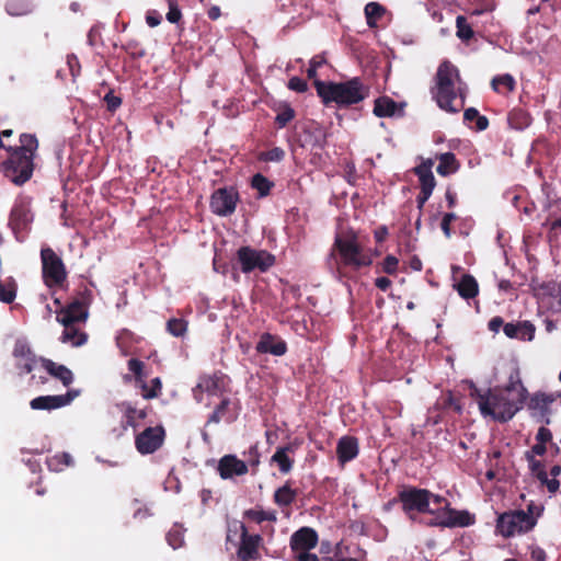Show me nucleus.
Returning <instances> with one entry per match:
<instances>
[{
	"instance_id": "1",
	"label": "nucleus",
	"mask_w": 561,
	"mask_h": 561,
	"mask_svg": "<svg viewBox=\"0 0 561 561\" xmlns=\"http://www.w3.org/2000/svg\"><path fill=\"white\" fill-rule=\"evenodd\" d=\"M470 396L477 400L483 416L499 422L511 420L522 408L527 398V389L522 383L519 371L514 369L505 387L488 389L482 392L472 381H468Z\"/></svg>"
},
{
	"instance_id": "2",
	"label": "nucleus",
	"mask_w": 561,
	"mask_h": 561,
	"mask_svg": "<svg viewBox=\"0 0 561 561\" xmlns=\"http://www.w3.org/2000/svg\"><path fill=\"white\" fill-rule=\"evenodd\" d=\"M433 98L439 108L448 113H458L465 106L467 85L461 80L459 70L449 61L439 65L435 76Z\"/></svg>"
},
{
	"instance_id": "3",
	"label": "nucleus",
	"mask_w": 561,
	"mask_h": 561,
	"mask_svg": "<svg viewBox=\"0 0 561 561\" xmlns=\"http://www.w3.org/2000/svg\"><path fill=\"white\" fill-rule=\"evenodd\" d=\"M20 147H9L10 157L3 161L2 171L4 176L15 185L27 182L34 171V156L38 148V141L34 135L22 134Z\"/></svg>"
},
{
	"instance_id": "4",
	"label": "nucleus",
	"mask_w": 561,
	"mask_h": 561,
	"mask_svg": "<svg viewBox=\"0 0 561 561\" xmlns=\"http://www.w3.org/2000/svg\"><path fill=\"white\" fill-rule=\"evenodd\" d=\"M314 85L324 104L335 103L340 107L357 104L369 94V89L359 78H353L344 82L316 80Z\"/></svg>"
},
{
	"instance_id": "5",
	"label": "nucleus",
	"mask_w": 561,
	"mask_h": 561,
	"mask_svg": "<svg viewBox=\"0 0 561 561\" xmlns=\"http://www.w3.org/2000/svg\"><path fill=\"white\" fill-rule=\"evenodd\" d=\"M536 524V518L525 511L505 512L500 514L496 519V533L504 538H510L531 530Z\"/></svg>"
},
{
	"instance_id": "6",
	"label": "nucleus",
	"mask_w": 561,
	"mask_h": 561,
	"mask_svg": "<svg viewBox=\"0 0 561 561\" xmlns=\"http://www.w3.org/2000/svg\"><path fill=\"white\" fill-rule=\"evenodd\" d=\"M400 501L407 513H435L433 505H440L444 497L425 489L409 488L400 493Z\"/></svg>"
},
{
	"instance_id": "7",
	"label": "nucleus",
	"mask_w": 561,
	"mask_h": 561,
	"mask_svg": "<svg viewBox=\"0 0 561 561\" xmlns=\"http://www.w3.org/2000/svg\"><path fill=\"white\" fill-rule=\"evenodd\" d=\"M334 245L345 265L358 270L371 264L370 256L364 252L355 234L337 236Z\"/></svg>"
},
{
	"instance_id": "8",
	"label": "nucleus",
	"mask_w": 561,
	"mask_h": 561,
	"mask_svg": "<svg viewBox=\"0 0 561 561\" xmlns=\"http://www.w3.org/2000/svg\"><path fill=\"white\" fill-rule=\"evenodd\" d=\"M237 260L244 274L254 271L265 273L275 264V256L272 253L251 247H241L237 251Z\"/></svg>"
},
{
	"instance_id": "9",
	"label": "nucleus",
	"mask_w": 561,
	"mask_h": 561,
	"mask_svg": "<svg viewBox=\"0 0 561 561\" xmlns=\"http://www.w3.org/2000/svg\"><path fill=\"white\" fill-rule=\"evenodd\" d=\"M42 273L48 287L60 286L67 278L66 266L61 257L49 247L41 250Z\"/></svg>"
},
{
	"instance_id": "10",
	"label": "nucleus",
	"mask_w": 561,
	"mask_h": 561,
	"mask_svg": "<svg viewBox=\"0 0 561 561\" xmlns=\"http://www.w3.org/2000/svg\"><path fill=\"white\" fill-rule=\"evenodd\" d=\"M435 513H431L435 517L430 525L440 527H467L474 523V517L466 511H456L449 507V503L444 497L440 505H433Z\"/></svg>"
},
{
	"instance_id": "11",
	"label": "nucleus",
	"mask_w": 561,
	"mask_h": 561,
	"mask_svg": "<svg viewBox=\"0 0 561 561\" xmlns=\"http://www.w3.org/2000/svg\"><path fill=\"white\" fill-rule=\"evenodd\" d=\"M239 194L233 187L216 190L210 198V209L218 216H229L236 210Z\"/></svg>"
},
{
	"instance_id": "12",
	"label": "nucleus",
	"mask_w": 561,
	"mask_h": 561,
	"mask_svg": "<svg viewBox=\"0 0 561 561\" xmlns=\"http://www.w3.org/2000/svg\"><path fill=\"white\" fill-rule=\"evenodd\" d=\"M33 221L31 198L20 196L15 199L11 209L9 225L15 233L26 230Z\"/></svg>"
},
{
	"instance_id": "13",
	"label": "nucleus",
	"mask_w": 561,
	"mask_h": 561,
	"mask_svg": "<svg viewBox=\"0 0 561 561\" xmlns=\"http://www.w3.org/2000/svg\"><path fill=\"white\" fill-rule=\"evenodd\" d=\"M164 430L160 426L147 427L136 436L137 450L142 455L154 453L163 443Z\"/></svg>"
},
{
	"instance_id": "14",
	"label": "nucleus",
	"mask_w": 561,
	"mask_h": 561,
	"mask_svg": "<svg viewBox=\"0 0 561 561\" xmlns=\"http://www.w3.org/2000/svg\"><path fill=\"white\" fill-rule=\"evenodd\" d=\"M12 355L15 358L16 368L21 375L30 374L33 370L36 357L25 339H18L15 341Z\"/></svg>"
},
{
	"instance_id": "15",
	"label": "nucleus",
	"mask_w": 561,
	"mask_h": 561,
	"mask_svg": "<svg viewBox=\"0 0 561 561\" xmlns=\"http://www.w3.org/2000/svg\"><path fill=\"white\" fill-rule=\"evenodd\" d=\"M238 415V403L227 397H221L220 402L216 405L214 412L209 415L206 424H218L220 422L230 424L237 420Z\"/></svg>"
},
{
	"instance_id": "16",
	"label": "nucleus",
	"mask_w": 561,
	"mask_h": 561,
	"mask_svg": "<svg viewBox=\"0 0 561 561\" xmlns=\"http://www.w3.org/2000/svg\"><path fill=\"white\" fill-rule=\"evenodd\" d=\"M77 392H68L58 396H41L31 400L30 407L33 410H55L70 404Z\"/></svg>"
},
{
	"instance_id": "17",
	"label": "nucleus",
	"mask_w": 561,
	"mask_h": 561,
	"mask_svg": "<svg viewBox=\"0 0 561 561\" xmlns=\"http://www.w3.org/2000/svg\"><path fill=\"white\" fill-rule=\"evenodd\" d=\"M218 472L222 479H232L248 472V465L234 455H226L218 462Z\"/></svg>"
},
{
	"instance_id": "18",
	"label": "nucleus",
	"mask_w": 561,
	"mask_h": 561,
	"mask_svg": "<svg viewBox=\"0 0 561 561\" xmlns=\"http://www.w3.org/2000/svg\"><path fill=\"white\" fill-rule=\"evenodd\" d=\"M220 386L219 379L215 376H203L199 378L197 386L193 389L194 398L197 402H203L205 396L209 400L213 397L219 396ZM210 402L208 401L207 404Z\"/></svg>"
},
{
	"instance_id": "19",
	"label": "nucleus",
	"mask_w": 561,
	"mask_h": 561,
	"mask_svg": "<svg viewBox=\"0 0 561 561\" xmlns=\"http://www.w3.org/2000/svg\"><path fill=\"white\" fill-rule=\"evenodd\" d=\"M241 535V542L238 549V561H254L259 558L260 536H249L244 527Z\"/></svg>"
},
{
	"instance_id": "20",
	"label": "nucleus",
	"mask_w": 561,
	"mask_h": 561,
	"mask_svg": "<svg viewBox=\"0 0 561 561\" xmlns=\"http://www.w3.org/2000/svg\"><path fill=\"white\" fill-rule=\"evenodd\" d=\"M318 543L317 533L309 527H302L295 531L290 537V548L293 551L311 550Z\"/></svg>"
},
{
	"instance_id": "21",
	"label": "nucleus",
	"mask_w": 561,
	"mask_h": 561,
	"mask_svg": "<svg viewBox=\"0 0 561 561\" xmlns=\"http://www.w3.org/2000/svg\"><path fill=\"white\" fill-rule=\"evenodd\" d=\"M88 318V307L81 300H73L65 309H62L58 316L57 321L61 323V320L67 321L69 324L84 322Z\"/></svg>"
},
{
	"instance_id": "22",
	"label": "nucleus",
	"mask_w": 561,
	"mask_h": 561,
	"mask_svg": "<svg viewBox=\"0 0 561 561\" xmlns=\"http://www.w3.org/2000/svg\"><path fill=\"white\" fill-rule=\"evenodd\" d=\"M255 350L262 354H272L282 356L287 351L286 342L270 333H263L257 342Z\"/></svg>"
},
{
	"instance_id": "23",
	"label": "nucleus",
	"mask_w": 561,
	"mask_h": 561,
	"mask_svg": "<svg viewBox=\"0 0 561 561\" xmlns=\"http://www.w3.org/2000/svg\"><path fill=\"white\" fill-rule=\"evenodd\" d=\"M339 462L343 466L358 455V442L353 436H343L336 445Z\"/></svg>"
},
{
	"instance_id": "24",
	"label": "nucleus",
	"mask_w": 561,
	"mask_h": 561,
	"mask_svg": "<svg viewBox=\"0 0 561 561\" xmlns=\"http://www.w3.org/2000/svg\"><path fill=\"white\" fill-rule=\"evenodd\" d=\"M529 469L534 476L542 483L546 484L550 493H556L559 490L560 483L557 479H549L543 465L533 457V455H525Z\"/></svg>"
},
{
	"instance_id": "25",
	"label": "nucleus",
	"mask_w": 561,
	"mask_h": 561,
	"mask_svg": "<svg viewBox=\"0 0 561 561\" xmlns=\"http://www.w3.org/2000/svg\"><path fill=\"white\" fill-rule=\"evenodd\" d=\"M453 288L463 299L474 298L479 294L478 282L470 274H463L459 280L453 282Z\"/></svg>"
},
{
	"instance_id": "26",
	"label": "nucleus",
	"mask_w": 561,
	"mask_h": 561,
	"mask_svg": "<svg viewBox=\"0 0 561 561\" xmlns=\"http://www.w3.org/2000/svg\"><path fill=\"white\" fill-rule=\"evenodd\" d=\"M503 331L507 337L530 341L534 337L535 328L525 321L519 323H506Z\"/></svg>"
},
{
	"instance_id": "27",
	"label": "nucleus",
	"mask_w": 561,
	"mask_h": 561,
	"mask_svg": "<svg viewBox=\"0 0 561 561\" xmlns=\"http://www.w3.org/2000/svg\"><path fill=\"white\" fill-rule=\"evenodd\" d=\"M42 366L53 377L59 379L64 386H69L73 381V375L65 365H59L51 359L41 358Z\"/></svg>"
},
{
	"instance_id": "28",
	"label": "nucleus",
	"mask_w": 561,
	"mask_h": 561,
	"mask_svg": "<svg viewBox=\"0 0 561 561\" xmlns=\"http://www.w3.org/2000/svg\"><path fill=\"white\" fill-rule=\"evenodd\" d=\"M403 108L388 96L378 98L375 101L374 114L378 117H391L402 115Z\"/></svg>"
},
{
	"instance_id": "29",
	"label": "nucleus",
	"mask_w": 561,
	"mask_h": 561,
	"mask_svg": "<svg viewBox=\"0 0 561 561\" xmlns=\"http://www.w3.org/2000/svg\"><path fill=\"white\" fill-rule=\"evenodd\" d=\"M61 324L65 328L60 336V341L62 343H68L71 346L78 347L87 342L88 335L84 332L78 330L76 323L69 324L67 321L61 320Z\"/></svg>"
},
{
	"instance_id": "30",
	"label": "nucleus",
	"mask_w": 561,
	"mask_h": 561,
	"mask_svg": "<svg viewBox=\"0 0 561 561\" xmlns=\"http://www.w3.org/2000/svg\"><path fill=\"white\" fill-rule=\"evenodd\" d=\"M432 160H428L415 168V173L417 174L421 184V191L431 194L436 185L435 178L432 172Z\"/></svg>"
},
{
	"instance_id": "31",
	"label": "nucleus",
	"mask_w": 561,
	"mask_h": 561,
	"mask_svg": "<svg viewBox=\"0 0 561 561\" xmlns=\"http://www.w3.org/2000/svg\"><path fill=\"white\" fill-rule=\"evenodd\" d=\"M295 449L296 446L294 444H288L287 446L278 447L272 456V461L277 463L282 473H288L291 470L294 460L288 454L294 453Z\"/></svg>"
},
{
	"instance_id": "32",
	"label": "nucleus",
	"mask_w": 561,
	"mask_h": 561,
	"mask_svg": "<svg viewBox=\"0 0 561 561\" xmlns=\"http://www.w3.org/2000/svg\"><path fill=\"white\" fill-rule=\"evenodd\" d=\"M137 386L141 390V397L146 400L157 398L162 390V382L159 377L151 379L149 383L146 382L142 378H138Z\"/></svg>"
},
{
	"instance_id": "33",
	"label": "nucleus",
	"mask_w": 561,
	"mask_h": 561,
	"mask_svg": "<svg viewBox=\"0 0 561 561\" xmlns=\"http://www.w3.org/2000/svg\"><path fill=\"white\" fill-rule=\"evenodd\" d=\"M459 168L456 157L453 152H445L439 156V164L436 171L439 175L447 176L455 173Z\"/></svg>"
},
{
	"instance_id": "34",
	"label": "nucleus",
	"mask_w": 561,
	"mask_h": 561,
	"mask_svg": "<svg viewBox=\"0 0 561 561\" xmlns=\"http://www.w3.org/2000/svg\"><path fill=\"white\" fill-rule=\"evenodd\" d=\"M46 463L50 471L60 472L66 467L72 466L73 459L70 454L61 453L47 458Z\"/></svg>"
},
{
	"instance_id": "35",
	"label": "nucleus",
	"mask_w": 561,
	"mask_h": 561,
	"mask_svg": "<svg viewBox=\"0 0 561 561\" xmlns=\"http://www.w3.org/2000/svg\"><path fill=\"white\" fill-rule=\"evenodd\" d=\"M385 8L378 2H369L365 7V18L369 27H375L377 21L385 14Z\"/></svg>"
},
{
	"instance_id": "36",
	"label": "nucleus",
	"mask_w": 561,
	"mask_h": 561,
	"mask_svg": "<svg viewBox=\"0 0 561 561\" xmlns=\"http://www.w3.org/2000/svg\"><path fill=\"white\" fill-rule=\"evenodd\" d=\"M296 495V491L285 484L275 491L274 501L279 506H288L295 501Z\"/></svg>"
},
{
	"instance_id": "37",
	"label": "nucleus",
	"mask_w": 561,
	"mask_h": 561,
	"mask_svg": "<svg viewBox=\"0 0 561 561\" xmlns=\"http://www.w3.org/2000/svg\"><path fill=\"white\" fill-rule=\"evenodd\" d=\"M185 529L180 524H174L167 534V541L173 548L178 549L182 547L184 542Z\"/></svg>"
},
{
	"instance_id": "38",
	"label": "nucleus",
	"mask_w": 561,
	"mask_h": 561,
	"mask_svg": "<svg viewBox=\"0 0 561 561\" xmlns=\"http://www.w3.org/2000/svg\"><path fill=\"white\" fill-rule=\"evenodd\" d=\"M552 402L553 399L550 396L545 393H537L531 397L529 409L539 411L541 414H545Z\"/></svg>"
},
{
	"instance_id": "39",
	"label": "nucleus",
	"mask_w": 561,
	"mask_h": 561,
	"mask_svg": "<svg viewBox=\"0 0 561 561\" xmlns=\"http://www.w3.org/2000/svg\"><path fill=\"white\" fill-rule=\"evenodd\" d=\"M122 408L125 413L126 422L129 426L135 427L137 420H142L147 416V413L145 410H142V409L138 410V409L131 407V404H129V403H123Z\"/></svg>"
},
{
	"instance_id": "40",
	"label": "nucleus",
	"mask_w": 561,
	"mask_h": 561,
	"mask_svg": "<svg viewBox=\"0 0 561 561\" xmlns=\"http://www.w3.org/2000/svg\"><path fill=\"white\" fill-rule=\"evenodd\" d=\"M7 12L10 15L19 16L31 12V5L25 0H10L7 3Z\"/></svg>"
},
{
	"instance_id": "41",
	"label": "nucleus",
	"mask_w": 561,
	"mask_h": 561,
	"mask_svg": "<svg viewBox=\"0 0 561 561\" xmlns=\"http://www.w3.org/2000/svg\"><path fill=\"white\" fill-rule=\"evenodd\" d=\"M492 88L496 92H502L503 88L507 91H513L515 88V80L511 75L497 76L492 79Z\"/></svg>"
},
{
	"instance_id": "42",
	"label": "nucleus",
	"mask_w": 561,
	"mask_h": 561,
	"mask_svg": "<svg viewBox=\"0 0 561 561\" xmlns=\"http://www.w3.org/2000/svg\"><path fill=\"white\" fill-rule=\"evenodd\" d=\"M16 285L13 282L0 283V301L10 304L15 299Z\"/></svg>"
},
{
	"instance_id": "43",
	"label": "nucleus",
	"mask_w": 561,
	"mask_h": 561,
	"mask_svg": "<svg viewBox=\"0 0 561 561\" xmlns=\"http://www.w3.org/2000/svg\"><path fill=\"white\" fill-rule=\"evenodd\" d=\"M457 36L462 41H469L473 36L471 26L467 23V20L462 15H458L456 19Z\"/></svg>"
},
{
	"instance_id": "44",
	"label": "nucleus",
	"mask_w": 561,
	"mask_h": 561,
	"mask_svg": "<svg viewBox=\"0 0 561 561\" xmlns=\"http://www.w3.org/2000/svg\"><path fill=\"white\" fill-rule=\"evenodd\" d=\"M167 329L173 336H183L187 330V323L183 319H170L167 323Z\"/></svg>"
},
{
	"instance_id": "45",
	"label": "nucleus",
	"mask_w": 561,
	"mask_h": 561,
	"mask_svg": "<svg viewBox=\"0 0 561 561\" xmlns=\"http://www.w3.org/2000/svg\"><path fill=\"white\" fill-rule=\"evenodd\" d=\"M252 187L255 188L260 196H266L270 193L272 183L262 174H255L252 178Z\"/></svg>"
},
{
	"instance_id": "46",
	"label": "nucleus",
	"mask_w": 561,
	"mask_h": 561,
	"mask_svg": "<svg viewBox=\"0 0 561 561\" xmlns=\"http://www.w3.org/2000/svg\"><path fill=\"white\" fill-rule=\"evenodd\" d=\"M247 516L256 523H262L265 520H268V522L276 520V514L273 511L250 510L247 512Z\"/></svg>"
},
{
	"instance_id": "47",
	"label": "nucleus",
	"mask_w": 561,
	"mask_h": 561,
	"mask_svg": "<svg viewBox=\"0 0 561 561\" xmlns=\"http://www.w3.org/2000/svg\"><path fill=\"white\" fill-rule=\"evenodd\" d=\"M295 117V112L291 107L286 106L275 117V122L279 128L285 127Z\"/></svg>"
},
{
	"instance_id": "48",
	"label": "nucleus",
	"mask_w": 561,
	"mask_h": 561,
	"mask_svg": "<svg viewBox=\"0 0 561 561\" xmlns=\"http://www.w3.org/2000/svg\"><path fill=\"white\" fill-rule=\"evenodd\" d=\"M327 62L324 56L317 55L310 59L309 68L307 69V75L310 79L317 77V70L322 67Z\"/></svg>"
},
{
	"instance_id": "49",
	"label": "nucleus",
	"mask_w": 561,
	"mask_h": 561,
	"mask_svg": "<svg viewBox=\"0 0 561 561\" xmlns=\"http://www.w3.org/2000/svg\"><path fill=\"white\" fill-rule=\"evenodd\" d=\"M168 3H169V11L167 13V20L170 23H178L182 18V13L176 3V0H168Z\"/></svg>"
},
{
	"instance_id": "50",
	"label": "nucleus",
	"mask_w": 561,
	"mask_h": 561,
	"mask_svg": "<svg viewBox=\"0 0 561 561\" xmlns=\"http://www.w3.org/2000/svg\"><path fill=\"white\" fill-rule=\"evenodd\" d=\"M528 551L531 561H547V553L541 547L537 545H530L528 546Z\"/></svg>"
},
{
	"instance_id": "51",
	"label": "nucleus",
	"mask_w": 561,
	"mask_h": 561,
	"mask_svg": "<svg viewBox=\"0 0 561 561\" xmlns=\"http://www.w3.org/2000/svg\"><path fill=\"white\" fill-rule=\"evenodd\" d=\"M288 88L293 91L302 93V92L307 91L308 84L304 79H301L299 77H293L288 81Z\"/></svg>"
},
{
	"instance_id": "52",
	"label": "nucleus",
	"mask_w": 561,
	"mask_h": 561,
	"mask_svg": "<svg viewBox=\"0 0 561 561\" xmlns=\"http://www.w3.org/2000/svg\"><path fill=\"white\" fill-rule=\"evenodd\" d=\"M456 219V215L454 213H446L444 216H443V219H442V222H440V228L444 232V234L449 238L451 236V231H450V224L451 221H454Z\"/></svg>"
},
{
	"instance_id": "53",
	"label": "nucleus",
	"mask_w": 561,
	"mask_h": 561,
	"mask_svg": "<svg viewBox=\"0 0 561 561\" xmlns=\"http://www.w3.org/2000/svg\"><path fill=\"white\" fill-rule=\"evenodd\" d=\"M399 260L393 255H387L383 260V271L393 274L398 270Z\"/></svg>"
},
{
	"instance_id": "54",
	"label": "nucleus",
	"mask_w": 561,
	"mask_h": 561,
	"mask_svg": "<svg viewBox=\"0 0 561 561\" xmlns=\"http://www.w3.org/2000/svg\"><path fill=\"white\" fill-rule=\"evenodd\" d=\"M284 150L280 148H273L263 154L265 161H280L284 158Z\"/></svg>"
},
{
	"instance_id": "55",
	"label": "nucleus",
	"mask_w": 561,
	"mask_h": 561,
	"mask_svg": "<svg viewBox=\"0 0 561 561\" xmlns=\"http://www.w3.org/2000/svg\"><path fill=\"white\" fill-rule=\"evenodd\" d=\"M309 551L310 550L294 551L295 552V558L298 561H324V558L320 559L316 554L310 553Z\"/></svg>"
},
{
	"instance_id": "56",
	"label": "nucleus",
	"mask_w": 561,
	"mask_h": 561,
	"mask_svg": "<svg viewBox=\"0 0 561 561\" xmlns=\"http://www.w3.org/2000/svg\"><path fill=\"white\" fill-rule=\"evenodd\" d=\"M144 363L139 359L131 358L128 360V369L136 375V380L141 377Z\"/></svg>"
},
{
	"instance_id": "57",
	"label": "nucleus",
	"mask_w": 561,
	"mask_h": 561,
	"mask_svg": "<svg viewBox=\"0 0 561 561\" xmlns=\"http://www.w3.org/2000/svg\"><path fill=\"white\" fill-rule=\"evenodd\" d=\"M552 439V433L549 428L541 426L536 435L537 443L545 444Z\"/></svg>"
},
{
	"instance_id": "58",
	"label": "nucleus",
	"mask_w": 561,
	"mask_h": 561,
	"mask_svg": "<svg viewBox=\"0 0 561 561\" xmlns=\"http://www.w3.org/2000/svg\"><path fill=\"white\" fill-rule=\"evenodd\" d=\"M104 100L110 111H115L122 103L121 98L114 95L113 93H107Z\"/></svg>"
},
{
	"instance_id": "59",
	"label": "nucleus",
	"mask_w": 561,
	"mask_h": 561,
	"mask_svg": "<svg viewBox=\"0 0 561 561\" xmlns=\"http://www.w3.org/2000/svg\"><path fill=\"white\" fill-rule=\"evenodd\" d=\"M248 462L252 467H256L260 463V454L256 446H251L248 451Z\"/></svg>"
},
{
	"instance_id": "60",
	"label": "nucleus",
	"mask_w": 561,
	"mask_h": 561,
	"mask_svg": "<svg viewBox=\"0 0 561 561\" xmlns=\"http://www.w3.org/2000/svg\"><path fill=\"white\" fill-rule=\"evenodd\" d=\"M161 20H162L161 15L156 11H151V12L147 13L146 22L150 27L158 26L161 23Z\"/></svg>"
},
{
	"instance_id": "61",
	"label": "nucleus",
	"mask_w": 561,
	"mask_h": 561,
	"mask_svg": "<svg viewBox=\"0 0 561 561\" xmlns=\"http://www.w3.org/2000/svg\"><path fill=\"white\" fill-rule=\"evenodd\" d=\"M547 448L545 444L536 443L530 450L526 451L525 455H533L535 458L536 456H542L546 453Z\"/></svg>"
},
{
	"instance_id": "62",
	"label": "nucleus",
	"mask_w": 561,
	"mask_h": 561,
	"mask_svg": "<svg viewBox=\"0 0 561 561\" xmlns=\"http://www.w3.org/2000/svg\"><path fill=\"white\" fill-rule=\"evenodd\" d=\"M375 285L382 291H386L391 286V280L388 277H378L375 280Z\"/></svg>"
},
{
	"instance_id": "63",
	"label": "nucleus",
	"mask_w": 561,
	"mask_h": 561,
	"mask_svg": "<svg viewBox=\"0 0 561 561\" xmlns=\"http://www.w3.org/2000/svg\"><path fill=\"white\" fill-rule=\"evenodd\" d=\"M503 325V319L501 317H494L489 321V329L492 332H499L501 327Z\"/></svg>"
},
{
	"instance_id": "64",
	"label": "nucleus",
	"mask_w": 561,
	"mask_h": 561,
	"mask_svg": "<svg viewBox=\"0 0 561 561\" xmlns=\"http://www.w3.org/2000/svg\"><path fill=\"white\" fill-rule=\"evenodd\" d=\"M542 507L539 505H536L534 503L528 504L527 511L525 513L529 514L530 516L537 517L541 514Z\"/></svg>"
}]
</instances>
